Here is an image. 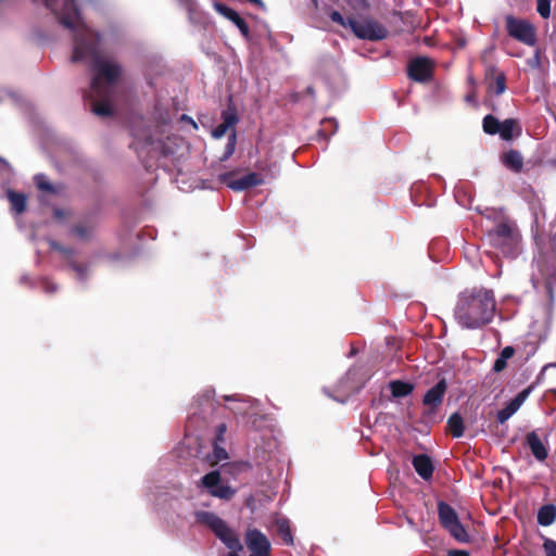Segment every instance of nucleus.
I'll return each mask as SVG.
<instances>
[{
  "label": "nucleus",
  "instance_id": "obj_2",
  "mask_svg": "<svg viewBox=\"0 0 556 556\" xmlns=\"http://www.w3.org/2000/svg\"><path fill=\"white\" fill-rule=\"evenodd\" d=\"M495 312L494 294L479 289L459 295L454 309L457 323L466 329H477L491 323Z\"/></svg>",
  "mask_w": 556,
  "mask_h": 556
},
{
  "label": "nucleus",
  "instance_id": "obj_41",
  "mask_svg": "<svg viewBox=\"0 0 556 556\" xmlns=\"http://www.w3.org/2000/svg\"><path fill=\"white\" fill-rule=\"evenodd\" d=\"M43 288H45V291L48 293H53L58 290V286L50 280H46L43 282Z\"/></svg>",
  "mask_w": 556,
  "mask_h": 556
},
{
  "label": "nucleus",
  "instance_id": "obj_31",
  "mask_svg": "<svg viewBox=\"0 0 556 556\" xmlns=\"http://www.w3.org/2000/svg\"><path fill=\"white\" fill-rule=\"evenodd\" d=\"M35 184L39 190L47 192H55V188L49 182L48 178L43 174H37L35 176Z\"/></svg>",
  "mask_w": 556,
  "mask_h": 556
},
{
  "label": "nucleus",
  "instance_id": "obj_49",
  "mask_svg": "<svg viewBox=\"0 0 556 556\" xmlns=\"http://www.w3.org/2000/svg\"><path fill=\"white\" fill-rule=\"evenodd\" d=\"M466 100H467L468 102L475 101V96H473V94H468V96L466 97Z\"/></svg>",
  "mask_w": 556,
  "mask_h": 556
},
{
  "label": "nucleus",
  "instance_id": "obj_1",
  "mask_svg": "<svg viewBox=\"0 0 556 556\" xmlns=\"http://www.w3.org/2000/svg\"><path fill=\"white\" fill-rule=\"evenodd\" d=\"M72 62L86 64L92 72L89 91L85 99L99 116L113 112V99L122 67L105 47L102 37H74Z\"/></svg>",
  "mask_w": 556,
  "mask_h": 556
},
{
  "label": "nucleus",
  "instance_id": "obj_50",
  "mask_svg": "<svg viewBox=\"0 0 556 556\" xmlns=\"http://www.w3.org/2000/svg\"><path fill=\"white\" fill-rule=\"evenodd\" d=\"M181 4L188 5L190 4L191 0H178Z\"/></svg>",
  "mask_w": 556,
  "mask_h": 556
},
{
  "label": "nucleus",
  "instance_id": "obj_40",
  "mask_svg": "<svg viewBox=\"0 0 556 556\" xmlns=\"http://www.w3.org/2000/svg\"><path fill=\"white\" fill-rule=\"evenodd\" d=\"M528 63L532 67H539L540 66L541 61H540V51L539 50H535L533 58H531L528 61Z\"/></svg>",
  "mask_w": 556,
  "mask_h": 556
},
{
  "label": "nucleus",
  "instance_id": "obj_47",
  "mask_svg": "<svg viewBox=\"0 0 556 556\" xmlns=\"http://www.w3.org/2000/svg\"><path fill=\"white\" fill-rule=\"evenodd\" d=\"M74 231L80 238H85L87 236L85 230L83 228H80V227L75 228Z\"/></svg>",
  "mask_w": 556,
  "mask_h": 556
},
{
  "label": "nucleus",
  "instance_id": "obj_25",
  "mask_svg": "<svg viewBox=\"0 0 556 556\" xmlns=\"http://www.w3.org/2000/svg\"><path fill=\"white\" fill-rule=\"evenodd\" d=\"M515 354V349L510 345L508 346H505L500 355L497 356V358L495 359L494 364H493V371L494 372H501L503 371L506 366H507V361L509 358H511Z\"/></svg>",
  "mask_w": 556,
  "mask_h": 556
},
{
  "label": "nucleus",
  "instance_id": "obj_26",
  "mask_svg": "<svg viewBox=\"0 0 556 556\" xmlns=\"http://www.w3.org/2000/svg\"><path fill=\"white\" fill-rule=\"evenodd\" d=\"M8 199L11 203V208L16 214H21L26 208V195L23 193H17L12 190L8 191Z\"/></svg>",
  "mask_w": 556,
  "mask_h": 556
},
{
  "label": "nucleus",
  "instance_id": "obj_42",
  "mask_svg": "<svg viewBox=\"0 0 556 556\" xmlns=\"http://www.w3.org/2000/svg\"><path fill=\"white\" fill-rule=\"evenodd\" d=\"M516 38L519 39L525 45H528L531 47L535 46V43H536V37H516Z\"/></svg>",
  "mask_w": 556,
  "mask_h": 556
},
{
  "label": "nucleus",
  "instance_id": "obj_24",
  "mask_svg": "<svg viewBox=\"0 0 556 556\" xmlns=\"http://www.w3.org/2000/svg\"><path fill=\"white\" fill-rule=\"evenodd\" d=\"M556 520V506L547 504L542 506L538 511V523L543 527L551 526Z\"/></svg>",
  "mask_w": 556,
  "mask_h": 556
},
{
  "label": "nucleus",
  "instance_id": "obj_57",
  "mask_svg": "<svg viewBox=\"0 0 556 556\" xmlns=\"http://www.w3.org/2000/svg\"><path fill=\"white\" fill-rule=\"evenodd\" d=\"M334 400L341 402V403H344L345 402V399H338V397H333Z\"/></svg>",
  "mask_w": 556,
  "mask_h": 556
},
{
  "label": "nucleus",
  "instance_id": "obj_6",
  "mask_svg": "<svg viewBox=\"0 0 556 556\" xmlns=\"http://www.w3.org/2000/svg\"><path fill=\"white\" fill-rule=\"evenodd\" d=\"M488 239L492 247L498 249L505 256H514L518 249L519 235L516 229L507 224L501 223L488 232Z\"/></svg>",
  "mask_w": 556,
  "mask_h": 556
},
{
  "label": "nucleus",
  "instance_id": "obj_35",
  "mask_svg": "<svg viewBox=\"0 0 556 556\" xmlns=\"http://www.w3.org/2000/svg\"><path fill=\"white\" fill-rule=\"evenodd\" d=\"M329 17H330V20H331L333 23H336V24H339V25H341V26H343V27H348V26H349V24H348V20H345V18L343 17V15H342L340 12L336 11V10H332V11L329 13Z\"/></svg>",
  "mask_w": 556,
  "mask_h": 556
},
{
  "label": "nucleus",
  "instance_id": "obj_16",
  "mask_svg": "<svg viewBox=\"0 0 556 556\" xmlns=\"http://www.w3.org/2000/svg\"><path fill=\"white\" fill-rule=\"evenodd\" d=\"M215 9L218 13L237 25L241 35H249V26L237 11L223 3H215Z\"/></svg>",
  "mask_w": 556,
  "mask_h": 556
},
{
  "label": "nucleus",
  "instance_id": "obj_29",
  "mask_svg": "<svg viewBox=\"0 0 556 556\" xmlns=\"http://www.w3.org/2000/svg\"><path fill=\"white\" fill-rule=\"evenodd\" d=\"M278 532L280 536L282 538L283 542L288 545L293 544V538L291 534L290 526L288 520L286 519H279L277 521Z\"/></svg>",
  "mask_w": 556,
  "mask_h": 556
},
{
  "label": "nucleus",
  "instance_id": "obj_52",
  "mask_svg": "<svg viewBox=\"0 0 556 556\" xmlns=\"http://www.w3.org/2000/svg\"><path fill=\"white\" fill-rule=\"evenodd\" d=\"M465 45H466V41H465V39H464V38H462V39L459 40L458 46H459L460 48H463Z\"/></svg>",
  "mask_w": 556,
  "mask_h": 556
},
{
  "label": "nucleus",
  "instance_id": "obj_21",
  "mask_svg": "<svg viewBox=\"0 0 556 556\" xmlns=\"http://www.w3.org/2000/svg\"><path fill=\"white\" fill-rule=\"evenodd\" d=\"M527 444L533 454V456L542 462L545 460L547 457V448L543 441L540 439V437L535 432H530L527 435Z\"/></svg>",
  "mask_w": 556,
  "mask_h": 556
},
{
  "label": "nucleus",
  "instance_id": "obj_9",
  "mask_svg": "<svg viewBox=\"0 0 556 556\" xmlns=\"http://www.w3.org/2000/svg\"><path fill=\"white\" fill-rule=\"evenodd\" d=\"M200 486L204 488L212 496L222 500H230L236 494L235 489L222 482L218 470H213L203 476L200 480Z\"/></svg>",
  "mask_w": 556,
  "mask_h": 556
},
{
  "label": "nucleus",
  "instance_id": "obj_18",
  "mask_svg": "<svg viewBox=\"0 0 556 556\" xmlns=\"http://www.w3.org/2000/svg\"><path fill=\"white\" fill-rule=\"evenodd\" d=\"M506 28L508 35H534V27L530 22L511 15L506 17Z\"/></svg>",
  "mask_w": 556,
  "mask_h": 556
},
{
  "label": "nucleus",
  "instance_id": "obj_32",
  "mask_svg": "<svg viewBox=\"0 0 556 556\" xmlns=\"http://www.w3.org/2000/svg\"><path fill=\"white\" fill-rule=\"evenodd\" d=\"M236 142H237V134L235 130H232L231 134L228 136V141H227L225 152H224L222 160H227L233 154V152L236 150Z\"/></svg>",
  "mask_w": 556,
  "mask_h": 556
},
{
  "label": "nucleus",
  "instance_id": "obj_12",
  "mask_svg": "<svg viewBox=\"0 0 556 556\" xmlns=\"http://www.w3.org/2000/svg\"><path fill=\"white\" fill-rule=\"evenodd\" d=\"M229 403L228 408L237 415L253 417L257 414L258 402L250 397L239 395L225 396Z\"/></svg>",
  "mask_w": 556,
  "mask_h": 556
},
{
  "label": "nucleus",
  "instance_id": "obj_56",
  "mask_svg": "<svg viewBox=\"0 0 556 556\" xmlns=\"http://www.w3.org/2000/svg\"><path fill=\"white\" fill-rule=\"evenodd\" d=\"M312 3H313V5H314L315 8H317V5H318V0H312Z\"/></svg>",
  "mask_w": 556,
  "mask_h": 556
},
{
  "label": "nucleus",
  "instance_id": "obj_46",
  "mask_svg": "<svg viewBox=\"0 0 556 556\" xmlns=\"http://www.w3.org/2000/svg\"><path fill=\"white\" fill-rule=\"evenodd\" d=\"M181 118H182L184 121H187V123L191 124L193 128H197V127H198V126H197V123H195L191 117H189V116H187V115H182V116H181Z\"/></svg>",
  "mask_w": 556,
  "mask_h": 556
},
{
  "label": "nucleus",
  "instance_id": "obj_3",
  "mask_svg": "<svg viewBox=\"0 0 556 556\" xmlns=\"http://www.w3.org/2000/svg\"><path fill=\"white\" fill-rule=\"evenodd\" d=\"M348 4L353 11L348 24L354 35H384L381 24L370 15L368 0H348Z\"/></svg>",
  "mask_w": 556,
  "mask_h": 556
},
{
  "label": "nucleus",
  "instance_id": "obj_37",
  "mask_svg": "<svg viewBox=\"0 0 556 556\" xmlns=\"http://www.w3.org/2000/svg\"><path fill=\"white\" fill-rule=\"evenodd\" d=\"M71 266H72L73 270L76 271L77 278L79 280H84L87 277V268H85L74 262H71Z\"/></svg>",
  "mask_w": 556,
  "mask_h": 556
},
{
  "label": "nucleus",
  "instance_id": "obj_36",
  "mask_svg": "<svg viewBox=\"0 0 556 556\" xmlns=\"http://www.w3.org/2000/svg\"><path fill=\"white\" fill-rule=\"evenodd\" d=\"M506 89L505 77L503 74L496 76L495 79V93L502 94Z\"/></svg>",
  "mask_w": 556,
  "mask_h": 556
},
{
  "label": "nucleus",
  "instance_id": "obj_45",
  "mask_svg": "<svg viewBox=\"0 0 556 556\" xmlns=\"http://www.w3.org/2000/svg\"><path fill=\"white\" fill-rule=\"evenodd\" d=\"M323 125H324V127H325L326 125H331V126H333V130H332V132H334V131L337 130V128H338V123H337V121H336V119H333V118L325 119V121L323 122Z\"/></svg>",
  "mask_w": 556,
  "mask_h": 556
},
{
  "label": "nucleus",
  "instance_id": "obj_33",
  "mask_svg": "<svg viewBox=\"0 0 556 556\" xmlns=\"http://www.w3.org/2000/svg\"><path fill=\"white\" fill-rule=\"evenodd\" d=\"M536 11L542 17L547 18L551 14V1L536 0Z\"/></svg>",
  "mask_w": 556,
  "mask_h": 556
},
{
  "label": "nucleus",
  "instance_id": "obj_11",
  "mask_svg": "<svg viewBox=\"0 0 556 556\" xmlns=\"http://www.w3.org/2000/svg\"><path fill=\"white\" fill-rule=\"evenodd\" d=\"M389 22L394 27L395 31L407 34L414 33L419 24L416 15L410 11H393L389 16Z\"/></svg>",
  "mask_w": 556,
  "mask_h": 556
},
{
  "label": "nucleus",
  "instance_id": "obj_5",
  "mask_svg": "<svg viewBox=\"0 0 556 556\" xmlns=\"http://www.w3.org/2000/svg\"><path fill=\"white\" fill-rule=\"evenodd\" d=\"M59 22L68 30H79L84 20L75 0H42Z\"/></svg>",
  "mask_w": 556,
  "mask_h": 556
},
{
  "label": "nucleus",
  "instance_id": "obj_14",
  "mask_svg": "<svg viewBox=\"0 0 556 556\" xmlns=\"http://www.w3.org/2000/svg\"><path fill=\"white\" fill-rule=\"evenodd\" d=\"M408 75L416 81H427L432 75V64L429 59L418 56L413 59L408 64Z\"/></svg>",
  "mask_w": 556,
  "mask_h": 556
},
{
  "label": "nucleus",
  "instance_id": "obj_54",
  "mask_svg": "<svg viewBox=\"0 0 556 556\" xmlns=\"http://www.w3.org/2000/svg\"><path fill=\"white\" fill-rule=\"evenodd\" d=\"M153 143H154V141L152 139H150V138L146 139V144H153Z\"/></svg>",
  "mask_w": 556,
  "mask_h": 556
},
{
  "label": "nucleus",
  "instance_id": "obj_27",
  "mask_svg": "<svg viewBox=\"0 0 556 556\" xmlns=\"http://www.w3.org/2000/svg\"><path fill=\"white\" fill-rule=\"evenodd\" d=\"M447 427L454 438H460L464 434V420L458 413L450 416Z\"/></svg>",
  "mask_w": 556,
  "mask_h": 556
},
{
  "label": "nucleus",
  "instance_id": "obj_8",
  "mask_svg": "<svg viewBox=\"0 0 556 556\" xmlns=\"http://www.w3.org/2000/svg\"><path fill=\"white\" fill-rule=\"evenodd\" d=\"M483 130L489 135H500V137L505 140H511L514 134H520V127L516 119L507 118L503 122H500L493 115H486L483 118Z\"/></svg>",
  "mask_w": 556,
  "mask_h": 556
},
{
  "label": "nucleus",
  "instance_id": "obj_22",
  "mask_svg": "<svg viewBox=\"0 0 556 556\" xmlns=\"http://www.w3.org/2000/svg\"><path fill=\"white\" fill-rule=\"evenodd\" d=\"M357 370L354 368H351L348 370L344 377L339 381L338 389L342 390L345 395L353 392H357L359 390L358 382L356 381Z\"/></svg>",
  "mask_w": 556,
  "mask_h": 556
},
{
  "label": "nucleus",
  "instance_id": "obj_10",
  "mask_svg": "<svg viewBox=\"0 0 556 556\" xmlns=\"http://www.w3.org/2000/svg\"><path fill=\"white\" fill-rule=\"evenodd\" d=\"M245 544L250 556H270V542L264 533L257 529H249L245 533Z\"/></svg>",
  "mask_w": 556,
  "mask_h": 556
},
{
  "label": "nucleus",
  "instance_id": "obj_20",
  "mask_svg": "<svg viewBox=\"0 0 556 556\" xmlns=\"http://www.w3.org/2000/svg\"><path fill=\"white\" fill-rule=\"evenodd\" d=\"M413 466L416 472L424 479L429 480L433 473V464L431 458L425 454L416 455L413 458Z\"/></svg>",
  "mask_w": 556,
  "mask_h": 556
},
{
  "label": "nucleus",
  "instance_id": "obj_55",
  "mask_svg": "<svg viewBox=\"0 0 556 556\" xmlns=\"http://www.w3.org/2000/svg\"><path fill=\"white\" fill-rule=\"evenodd\" d=\"M211 395H212V394H211V391H207V392L205 393V399L208 401V400L211 399Z\"/></svg>",
  "mask_w": 556,
  "mask_h": 556
},
{
  "label": "nucleus",
  "instance_id": "obj_48",
  "mask_svg": "<svg viewBox=\"0 0 556 556\" xmlns=\"http://www.w3.org/2000/svg\"><path fill=\"white\" fill-rule=\"evenodd\" d=\"M359 39H369V40H378V39H382L383 37H378V36H375V37H358Z\"/></svg>",
  "mask_w": 556,
  "mask_h": 556
},
{
  "label": "nucleus",
  "instance_id": "obj_53",
  "mask_svg": "<svg viewBox=\"0 0 556 556\" xmlns=\"http://www.w3.org/2000/svg\"><path fill=\"white\" fill-rule=\"evenodd\" d=\"M468 83H469L470 85H475V79H473V78H472V76H470V75L468 76Z\"/></svg>",
  "mask_w": 556,
  "mask_h": 556
},
{
  "label": "nucleus",
  "instance_id": "obj_44",
  "mask_svg": "<svg viewBox=\"0 0 556 556\" xmlns=\"http://www.w3.org/2000/svg\"><path fill=\"white\" fill-rule=\"evenodd\" d=\"M424 43L428 47L437 46L435 37H430V36L424 37Z\"/></svg>",
  "mask_w": 556,
  "mask_h": 556
},
{
  "label": "nucleus",
  "instance_id": "obj_51",
  "mask_svg": "<svg viewBox=\"0 0 556 556\" xmlns=\"http://www.w3.org/2000/svg\"><path fill=\"white\" fill-rule=\"evenodd\" d=\"M239 551H230L227 556H238Z\"/></svg>",
  "mask_w": 556,
  "mask_h": 556
},
{
  "label": "nucleus",
  "instance_id": "obj_38",
  "mask_svg": "<svg viewBox=\"0 0 556 556\" xmlns=\"http://www.w3.org/2000/svg\"><path fill=\"white\" fill-rule=\"evenodd\" d=\"M50 245L53 250H56L59 251L60 253H62L64 256H72L73 252L71 249H67V248H63L61 247L59 243H56L55 241H50Z\"/></svg>",
  "mask_w": 556,
  "mask_h": 556
},
{
  "label": "nucleus",
  "instance_id": "obj_7",
  "mask_svg": "<svg viewBox=\"0 0 556 556\" xmlns=\"http://www.w3.org/2000/svg\"><path fill=\"white\" fill-rule=\"evenodd\" d=\"M438 514L441 525L459 543H468L470 536L459 521L458 515L453 507L444 502H439Z\"/></svg>",
  "mask_w": 556,
  "mask_h": 556
},
{
  "label": "nucleus",
  "instance_id": "obj_30",
  "mask_svg": "<svg viewBox=\"0 0 556 556\" xmlns=\"http://www.w3.org/2000/svg\"><path fill=\"white\" fill-rule=\"evenodd\" d=\"M223 444L224 443H219L217 441H214V443H213L212 458H213L214 463H219V462L228 459V453L225 450V447L223 446Z\"/></svg>",
  "mask_w": 556,
  "mask_h": 556
},
{
  "label": "nucleus",
  "instance_id": "obj_19",
  "mask_svg": "<svg viewBox=\"0 0 556 556\" xmlns=\"http://www.w3.org/2000/svg\"><path fill=\"white\" fill-rule=\"evenodd\" d=\"M238 122L235 109L228 108L223 112V122L212 130V136L216 139L222 138L229 128H232Z\"/></svg>",
  "mask_w": 556,
  "mask_h": 556
},
{
  "label": "nucleus",
  "instance_id": "obj_4",
  "mask_svg": "<svg viewBox=\"0 0 556 556\" xmlns=\"http://www.w3.org/2000/svg\"><path fill=\"white\" fill-rule=\"evenodd\" d=\"M197 521L206 525L230 551H242L243 546L237 532L222 518L210 511H197Z\"/></svg>",
  "mask_w": 556,
  "mask_h": 556
},
{
  "label": "nucleus",
  "instance_id": "obj_34",
  "mask_svg": "<svg viewBox=\"0 0 556 556\" xmlns=\"http://www.w3.org/2000/svg\"><path fill=\"white\" fill-rule=\"evenodd\" d=\"M543 548L546 556H556V541L549 538H544Z\"/></svg>",
  "mask_w": 556,
  "mask_h": 556
},
{
  "label": "nucleus",
  "instance_id": "obj_28",
  "mask_svg": "<svg viewBox=\"0 0 556 556\" xmlns=\"http://www.w3.org/2000/svg\"><path fill=\"white\" fill-rule=\"evenodd\" d=\"M390 390L394 397H403L412 393L413 386L407 382L395 380L390 382Z\"/></svg>",
  "mask_w": 556,
  "mask_h": 556
},
{
  "label": "nucleus",
  "instance_id": "obj_23",
  "mask_svg": "<svg viewBox=\"0 0 556 556\" xmlns=\"http://www.w3.org/2000/svg\"><path fill=\"white\" fill-rule=\"evenodd\" d=\"M503 164L510 170L520 172L523 166V157L520 152L510 150L503 155Z\"/></svg>",
  "mask_w": 556,
  "mask_h": 556
},
{
  "label": "nucleus",
  "instance_id": "obj_43",
  "mask_svg": "<svg viewBox=\"0 0 556 556\" xmlns=\"http://www.w3.org/2000/svg\"><path fill=\"white\" fill-rule=\"evenodd\" d=\"M448 556H470L468 552L463 549H451Z\"/></svg>",
  "mask_w": 556,
  "mask_h": 556
},
{
  "label": "nucleus",
  "instance_id": "obj_15",
  "mask_svg": "<svg viewBox=\"0 0 556 556\" xmlns=\"http://www.w3.org/2000/svg\"><path fill=\"white\" fill-rule=\"evenodd\" d=\"M528 396V391L518 393L504 408L497 412V421L504 424L507 421L523 404Z\"/></svg>",
  "mask_w": 556,
  "mask_h": 556
},
{
  "label": "nucleus",
  "instance_id": "obj_13",
  "mask_svg": "<svg viewBox=\"0 0 556 556\" xmlns=\"http://www.w3.org/2000/svg\"><path fill=\"white\" fill-rule=\"evenodd\" d=\"M231 174H223L219 176V179L235 191H243L263 184V178L256 173H250L243 177L232 180H229Z\"/></svg>",
  "mask_w": 556,
  "mask_h": 556
},
{
  "label": "nucleus",
  "instance_id": "obj_39",
  "mask_svg": "<svg viewBox=\"0 0 556 556\" xmlns=\"http://www.w3.org/2000/svg\"><path fill=\"white\" fill-rule=\"evenodd\" d=\"M227 427L225 424H220L217 427L216 437L214 441H217L219 443H225V433H226Z\"/></svg>",
  "mask_w": 556,
  "mask_h": 556
},
{
  "label": "nucleus",
  "instance_id": "obj_17",
  "mask_svg": "<svg viewBox=\"0 0 556 556\" xmlns=\"http://www.w3.org/2000/svg\"><path fill=\"white\" fill-rule=\"evenodd\" d=\"M446 388L447 386L444 379L437 382V384L433 386L430 390H428L427 393L425 394L422 400L424 404L431 408L438 407L442 402Z\"/></svg>",
  "mask_w": 556,
  "mask_h": 556
}]
</instances>
